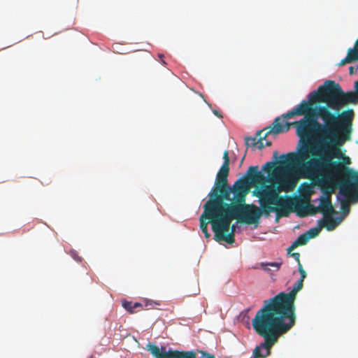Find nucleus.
Returning <instances> with one entry per match:
<instances>
[{"instance_id":"4468645a","label":"nucleus","mask_w":358,"mask_h":358,"mask_svg":"<svg viewBox=\"0 0 358 358\" xmlns=\"http://www.w3.org/2000/svg\"><path fill=\"white\" fill-rule=\"evenodd\" d=\"M356 61H358V40L355 41L353 48L348 50L346 57L338 63V65L341 66Z\"/></svg>"},{"instance_id":"412c9836","label":"nucleus","mask_w":358,"mask_h":358,"mask_svg":"<svg viewBox=\"0 0 358 358\" xmlns=\"http://www.w3.org/2000/svg\"><path fill=\"white\" fill-rule=\"evenodd\" d=\"M257 137L258 136H255V137H247L245 138V144L247 145V147H255V145H257Z\"/></svg>"},{"instance_id":"f8f14e48","label":"nucleus","mask_w":358,"mask_h":358,"mask_svg":"<svg viewBox=\"0 0 358 358\" xmlns=\"http://www.w3.org/2000/svg\"><path fill=\"white\" fill-rule=\"evenodd\" d=\"M320 201V203L318 206L317 210L324 215L323 220L326 221V223L329 224L327 229L329 231L332 230L336 226V222L332 217L335 213V210L331 203L330 194L327 196H321Z\"/></svg>"},{"instance_id":"2f4dec72","label":"nucleus","mask_w":358,"mask_h":358,"mask_svg":"<svg viewBox=\"0 0 358 358\" xmlns=\"http://www.w3.org/2000/svg\"><path fill=\"white\" fill-rule=\"evenodd\" d=\"M357 40H358V38H357Z\"/></svg>"},{"instance_id":"7ed1b4c3","label":"nucleus","mask_w":358,"mask_h":358,"mask_svg":"<svg viewBox=\"0 0 358 358\" xmlns=\"http://www.w3.org/2000/svg\"><path fill=\"white\" fill-rule=\"evenodd\" d=\"M331 162L339 163L341 166L338 169H329L321 171L319 174H310L303 169V164L310 159L300 163L299 171L304 178L311 180L317 185L333 190L336 185L339 187V193L352 201L358 200V172L346 166L351 163L350 157L343 155L341 150Z\"/></svg>"},{"instance_id":"c85d7f7f","label":"nucleus","mask_w":358,"mask_h":358,"mask_svg":"<svg viewBox=\"0 0 358 358\" xmlns=\"http://www.w3.org/2000/svg\"><path fill=\"white\" fill-rule=\"evenodd\" d=\"M271 145V142L268 141H266V146H270Z\"/></svg>"},{"instance_id":"aec40b11","label":"nucleus","mask_w":358,"mask_h":358,"mask_svg":"<svg viewBox=\"0 0 358 358\" xmlns=\"http://www.w3.org/2000/svg\"><path fill=\"white\" fill-rule=\"evenodd\" d=\"M276 167L277 166H275L274 162H268L262 166V170L264 171L265 172L268 173V178H269L270 173H271Z\"/></svg>"},{"instance_id":"a878e982","label":"nucleus","mask_w":358,"mask_h":358,"mask_svg":"<svg viewBox=\"0 0 358 358\" xmlns=\"http://www.w3.org/2000/svg\"><path fill=\"white\" fill-rule=\"evenodd\" d=\"M213 113H214L215 115H217V117H222L221 114H220L217 110H215L213 111Z\"/></svg>"},{"instance_id":"4be33fe9","label":"nucleus","mask_w":358,"mask_h":358,"mask_svg":"<svg viewBox=\"0 0 358 358\" xmlns=\"http://www.w3.org/2000/svg\"><path fill=\"white\" fill-rule=\"evenodd\" d=\"M341 209L343 213H348L350 210L349 204L345 200L342 201V202H341Z\"/></svg>"},{"instance_id":"9d476101","label":"nucleus","mask_w":358,"mask_h":358,"mask_svg":"<svg viewBox=\"0 0 358 358\" xmlns=\"http://www.w3.org/2000/svg\"><path fill=\"white\" fill-rule=\"evenodd\" d=\"M229 210L237 216L238 222L246 224H258L262 215V210L255 204H229Z\"/></svg>"},{"instance_id":"2eb2a0df","label":"nucleus","mask_w":358,"mask_h":358,"mask_svg":"<svg viewBox=\"0 0 358 358\" xmlns=\"http://www.w3.org/2000/svg\"><path fill=\"white\" fill-rule=\"evenodd\" d=\"M274 133V125L273 124V128L269 129L268 131L262 130L257 132L256 136H258V139L257 141V145H255L259 149H262L264 148V144L263 141L266 139L268 134L271 133Z\"/></svg>"},{"instance_id":"393cba45","label":"nucleus","mask_w":358,"mask_h":358,"mask_svg":"<svg viewBox=\"0 0 358 358\" xmlns=\"http://www.w3.org/2000/svg\"><path fill=\"white\" fill-rule=\"evenodd\" d=\"M73 257L78 262H81V257H78L74 252H72Z\"/></svg>"},{"instance_id":"dca6fc26","label":"nucleus","mask_w":358,"mask_h":358,"mask_svg":"<svg viewBox=\"0 0 358 358\" xmlns=\"http://www.w3.org/2000/svg\"><path fill=\"white\" fill-rule=\"evenodd\" d=\"M328 226H329V224L326 223V221L324 220H320L318 222L317 227H315V228H312V229H309L308 231H307L306 232V234H307V236L309 239L313 238L319 235L322 228L326 227L327 229Z\"/></svg>"},{"instance_id":"0eeeda50","label":"nucleus","mask_w":358,"mask_h":358,"mask_svg":"<svg viewBox=\"0 0 358 358\" xmlns=\"http://www.w3.org/2000/svg\"><path fill=\"white\" fill-rule=\"evenodd\" d=\"M300 278L294 284L292 289L288 292H280L275 296L265 300L260 308L271 315L294 327L296 322L294 301L296 294L303 285L306 272L302 265L299 266Z\"/></svg>"},{"instance_id":"c756f323","label":"nucleus","mask_w":358,"mask_h":358,"mask_svg":"<svg viewBox=\"0 0 358 358\" xmlns=\"http://www.w3.org/2000/svg\"><path fill=\"white\" fill-rule=\"evenodd\" d=\"M356 69H357V71L358 70V64H357V66H356Z\"/></svg>"},{"instance_id":"6e6552de","label":"nucleus","mask_w":358,"mask_h":358,"mask_svg":"<svg viewBox=\"0 0 358 358\" xmlns=\"http://www.w3.org/2000/svg\"><path fill=\"white\" fill-rule=\"evenodd\" d=\"M322 90L326 106L332 113H336L339 115L343 111L341 109L349 103H357L358 102V94L357 92H344L338 83L334 80H326L324 85H320Z\"/></svg>"},{"instance_id":"39448f33","label":"nucleus","mask_w":358,"mask_h":358,"mask_svg":"<svg viewBox=\"0 0 358 358\" xmlns=\"http://www.w3.org/2000/svg\"><path fill=\"white\" fill-rule=\"evenodd\" d=\"M252 325L256 334L264 338V342L253 350L252 358L268 357L280 337L293 327L262 309L257 311L252 320Z\"/></svg>"},{"instance_id":"9b49d317","label":"nucleus","mask_w":358,"mask_h":358,"mask_svg":"<svg viewBox=\"0 0 358 358\" xmlns=\"http://www.w3.org/2000/svg\"><path fill=\"white\" fill-rule=\"evenodd\" d=\"M146 349L155 358H197L194 351H179L171 349L166 350V347L159 348L153 343H148ZM201 352L203 355L202 358H215L213 355L203 351Z\"/></svg>"},{"instance_id":"423d86ee","label":"nucleus","mask_w":358,"mask_h":358,"mask_svg":"<svg viewBox=\"0 0 358 358\" xmlns=\"http://www.w3.org/2000/svg\"><path fill=\"white\" fill-rule=\"evenodd\" d=\"M203 212L199 217L200 229L205 237L210 236L208 230V224H210L214 232V237L217 242L225 241L229 244L235 242L236 227H231L232 220H237V216L231 213L227 208L213 205H203Z\"/></svg>"},{"instance_id":"f257e3e1","label":"nucleus","mask_w":358,"mask_h":358,"mask_svg":"<svg viewBox=\"0 0 358 358\" xmlns=\"http://www.w3.org/2000/svg\"><path fill=\"white\" fill-rule=\"evenodd\" d=\"M325 103L320 86L308 95L292 110L276 117L273 124L274 133L287 132L291 126L296 128L302 146L298 153L287 154L283 164L303 162V169L310 174H319L329 169H338L341 165L331 162L336 157L339 146L351 140L355 113L353 109L344 110L341 115L332 113Z\"/></svg>"},{"instance_id":"5701e85b","label":"nucleus","mask_w":358,"mask_h":358,"mask_svg":"<svg viewBox=\"0 0 358 358\" xmlns=\"http://www.w3.org/2000/svg\"><path fill=\"white\" fill-rule=\"evenodd\" d=\"M291 256H292L295 260L297 262V264H298V270L299 271V266L300 265H302L301 264V262H300V254L299 252H294L292 254H291Z\"/></svg>"},{"instance_id":"1a4fd4ad","label":"nucleus","mask_w":358,"mask_h":358,"mask_svg":"<svg viewBox=\"0 0 358 358\" xmlns=\"http://www.w3.org/2000/svg\"><path fill=\"white\" fill-rule=\"evenodd\" d=\"M279 199L275 206L276 210H274L278 217H288L292 212H296L301 217L320 213L317 210L318 206H315L309 201H305L299 197L281 196Z\"/></svg>"},{"instance_id":"bb28decb","label":"nucleus","mask_w":358,"mask_h":358,"mask_svg":"<svg viewBox=\"0 0 358 358\" xmlns=\"http://www.w3.org/2000/svg\"><path fill=\"white\" fill-rule=\"evenodd\" d=\"M159 57H160L161 59H162L163 55H159ZM161 62H162V64H166V62H164V60L161 59Z\"/></svg>"},{"instance_id":"a211bd4d","label":"nucleus","mask_w":358,"mask_h":358,"mask_svg":"<svg viewBox=\"0 0 358 358\" xmlns=\"http://www.w3.org/2000/svg\"><path fill=\"white\" fill-rule=\"evenodd\" d=\"M122 306L130 313L136 312V308L142 307V304L138 302L132 303L131 301H124Z\"/></svg>"},{"instance_id":"f03ea898","label":"nucleus","mask_w":358,"mask_h":358,"mask_svg":"<svg viewBox=\"0 0 358 358\" xmlns=\"http://www.w3.org/2000/svg\"><path fill=\"white\" fill-rule=\"evenodd\" d=\"M278 167L270 173L269 178L259 171L258 166H250L245 174V178L248 182L256 186L254 195L259 199L261 206L268 213L276 210L275 206L281 196V192L291 191L296 187V180L290 171L292 168L299 171L301 162L283 164L287 159V155H282Z\"/></svg>"},{"instance_id":"ddd939ff","label":"nucleus","mask_w":358,"mask_h":358,"mask_svg":"<svg viewBox=\"0 0 358 358\" xmlns=\"http://www.w3.org/2000/svg\"><path fill=\"white\" fill-rule=\"evenodd\" d=\"M356 61H358V40L355 41L353 48L348 50L346 57L338 63V65L341 66Z\"/></svg>"},{"instance_id":"6ab92c4d","label":"nucleus","mask_w":358,"mask_h":358,"mask_svg":"<svg viewBox=\"0 0 358 358\" xmlns=\"http://www.w3.org/2000/svg\"><path fill=\"white\" fill-rule=\"evenodd\" d=\"M282 265V262H262L260 264L261 268L266 272L270 271L268 266L275 268V271H278Z\"/></svg>"},{"instance_id":"f3484780","label":"nucleus","mask_w":358,"mask_h":358,"mask_svg":"<svg viewBox=\"0 0 358 358\" xmlns=\"http://www.w3.org/2000/svg\"><path fill=\"white\" fill-rule=\"evenodd\" d=\"M308 241L309 238L307 236V234L304 233L301 234L296 238V240L292 243V245L287 249L288 254H290V252L294 250L296 247L299 245H306Z\"/></svg>"},{"instance_id":"20e7f679","label":"nucleus","mask_w":358,"mask_h":358,"mask_svg":"<svg viewBox=\"0 0 358 358\" xmlns=\"http://www.w3.org/2000/svg\"><path fill=\"white\" fill-rule=\"evenodd\" d=\"M224 162L218 171L213 187L208 194L209 199L204 203L208 206H220L228 208L229 204L245 202L249 192V183L245 178L237 180L232 187L228 184L229 174V152L223 153Z\"/></svg>"},{"instance_id":"cd10ccee","label":"nucleus","mask_w":358,"mask_h":358,"mask_svg":"<svg viewBox=\"0 0 358 358\" xmlns=\"http://www.w3.org/2000/svg\"><path fill=\"white\" fill-rule=\"evenodd\" d=\"M246 152H247V150L245 151V153L244 156L243 157V158H242V159H241V165L243 164V160H244V159H245V157Z\"/></svg>"},{"instance_id":"b1692460","label":"nucleus","mask_w":358,"mask_h":358,"mask_svg":"<svg viewBox=\"0 0 358 358\" xmlns=\"http://www.w3.org/2000/svg\"><path fill=\"white\" fill-rule=\"evenodd\" d=\"M357 71L356 67H354L352 66H350V68H349V73H350V75H353V74L356 73Z\"/></svg>"},{"instance_id":"7c9ffc66","label":"nucleus","mask_w":358,"mask_h":358,"mask_svg":"<svg viewBox=\"0 0 358 358\" xmlns=\"http://www.w3.org/2000/svg\"><path fill=\"white\" fill-rule=\"evenodd\" d=\"M90 358H94V357L92 356H91Z\"/></svg>"}]
</instances>
